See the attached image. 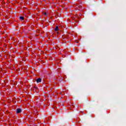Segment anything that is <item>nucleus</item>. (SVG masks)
I'll return each instance as SVG.
<instances>
[{
  "label": "nucleus",
  "mask_w": 126,
  "mask_h": 126,
  "mask_svg": "<svg viewBox=\"0 0 126 126\" xmlns=\"http://www.w3.org/2000/svg\"><path fill=\"white\" fill-rule=\"evenodd\" d=\"M20 19L21 20H23L24 19V17H20Z\"/></svg>",
  "instance_id": "obj_4"
},
{
  "label": "nucleus",
  "mask_w": 126,
  "mask_h": 126,
  "mask_svg": "<svg viewBox=\"0 0 126 126\" xmlns=\"http://www.w3.org/2000/svg\"><path fill=\"white\" fill-rule=\"evenodd\" d=\"M44 15H45L46 16H47V13L46 12H44L43 13Z\"/></svg>",
  "instance_id": "obj_5"
},
{
  "label": "nucleus",
  "mask_w": 126,
  "mask_h": 126,
  "mask_svg": "<svg viewBox=\"0 0 126 126\" xmlns=\"http://www.w3.org/2000/svg\"><path fill=\"white\" fill-rule=\"evenodd\" d=\"M78 7H79V9H80V8H81L82 7V6H79Z\"/></svg>",
  "instance_id": "obj_6"
},
{
  "label": "nucleus",
  "mask_w": 126,
  "mask_h": 126,
  "mask_svg": "<svg viewBox=\"0 0 126 126\" xmlns=\"http://www.w3.org/2000/svg\"><path fill=\"white\" fill-rule=\"evenodd\" d=\"M55 31H59V27L56 26L55 29Z\"/></svg>",
  "instance_id": "obj_3"
},
{
  "label": "nucleus",
  "mask_w": 126,
  "mask_h": 126,
  "mask_svg": "<svg viewBox=\"0 0 126 126\" xmlns=\"http://www.w3.org/2000/svg\"><path fill=\"white\" fill-rule=\"evenodd\" d=\"M60 94H62V93H61Z\"/></svg>",
  "instance_id": "obj_7"
},
{
  "label": "nucleus",
  "mask_w": 126,
  "mask_h": 126,
  "mask_svg": "<svg viewBox=\"0 0 126 126\" xmlns=\"http://www.w3.org/2000/svg\"><path fill=\"white\" fill-rule=\"evenodd\" d=\"M21 113V109L20 108H17L16 109V113L17 114H19Z\"/></svg>",
  "instance_id": "obj_1"
},
{
  "label": "nucleus",
  "mask_w": 126,
  "mask_h": 126,
  "mask_svg": "<svg viewBox=\"0 0 126 126\" xmlns=\"http://www.w3.org/2000/svg\"><path fill=\"white\" fill-rule=\"evenodd\" d=\"M41 81H42V79H41V78H39L36 79V82L37 83H40V82H41Z\"/></svg>",
  "instance_id": "obj_2"
}]
</instances>
